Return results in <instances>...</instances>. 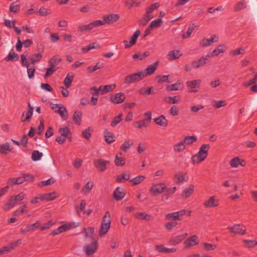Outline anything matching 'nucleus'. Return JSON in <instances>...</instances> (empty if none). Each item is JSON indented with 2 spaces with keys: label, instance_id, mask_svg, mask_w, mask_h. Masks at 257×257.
Instances as JSON below:
<instances>
[{
  "label": "nucleus",
  "instance_id": "f257e3e1",
  "mask_svg": "<svg viewBox=\"0 0 257 257\" xmlns=\"http://www.w3.org/2000/svg\"><path fill=\"white\" fill-rule=\"evenodd\" d=\"M210 148L209 144H203L200 148L197 154L192 157V161L193 164H198L204 161L208 155Z\"/></svg>",
  "mask_w": 257,
  "mask_h": 257
},
{
  "label": "nucleus",
  "instance_id": "f03ea898",
  "mask_svg": "<svg viewBox=\"0 0 257 257\" xmlns=\"http://www.w3.org/2000/svg\"><path fill=\"white\" fill-rule=\"evenodd\" d=\"M110 214L109 211H107L102 218V221L100 224L99 231L100 236H102L107 233L110 227Z\"/></svg>",
  "mask_w": 257,
  "mask_h": 257
},
{
  "label": "nucleus",
  "instance_id": "7ed1b4c3",
  "mask_svg": "<svg viewBox=\"0 0 257 257\" xmlns=\"http://www.w3.org/2000/svg\"><path fill=\"white\" fill-rule=\"evenodd\" d=\"M143 71L130 74L126 76L124 79V83L131 84L141 81L144 78Z\"/></svg>",
  "mask_w": 257,
  "mask_h": 257
},
{
  "label": "nucleus",
  "instance_id": "20e7f679",
  "mask_svg": "<svg viewBox=\"0 0 257 257\" xmlns=\"http://www.w3.org/2000/svg\"><path fill=\"white\" fill-rule=\"evenodd\" d=\"M103 25V22L101 20L94 21L88 25L80 26L78 29L81 32H87L93 29L94 27L100 26Z\"/></svg>",
  "mask_w": 257,
  "mask_h": 257
},
{
  "label": "nucleus",
  "instance_id": "39448f33",
  "mask_svg": "<svg viewBox=\"0 0 257 257\" xmlns=\"http://www.w3.org/2000/svg\"><path fill=\"white\" fill-rule=\"evenodd\" d=\"M109 163V161L98 159L94 161V166L99 172H103L105 171L107 166Z\"/></svg>",
  "mask_w": 257,
  "mask_h": 257
},
{
  "label": "nucleus",
  "instance_id": "423d86ee",
  "mask_svg": "<svg viewBox=\"0 0 257 257\" xmlns=\"http://www.w3.org/2000/svg\"><path fill=\"white\" fill-rule=\"evenodd\" d=\"M210 57V55L203 56L198 60L192 61L191 66L194 68H198L200 67L203 66L209 61V58Z\"/></svg>",
  "mask_w": 257,
  "mask_h": 257
},
{
  "label": "nucleus",
  "instance_id": "0eeeda50",
  "mask_svg": "<svg viewBox=\"0 0 257 257\" xmlns=\"http://www.w3.org/2000/svg\"><path fill=\"white\" fill-rule=\"evenodd\" d=\"M141 35V32L139 30H137L133 36L131 37V39L129 42L126 40L123 41L125 48L127 49L130 48L131 46L136 44L137 41L138 37Z\"/></svg>",
  "mask_w": 257,
  "mask_h": 257
},
{
  "label": "nucleus",
  "instance_id": "6e6552de",
  "mask_svg": "<svg viewBox=\"0 0 257 257\" xmlns=\"http://www.w3.org/2000/svg\"><path fill=\"white\" fill-rule=\"evenodd\" d=\"M103 25L105 24H111L118 20L119 16L118 14H111L109 15H104L103 17Z\"/></svg>",
  "mask_w": 257,
  "mask_h": 257
},
{
  "label": "nucleus",
  "instance_id": "1a4fd4ad",
  "mask_svg": "<svg viewBox=\"0 0 257 257\" xmlns=\"http://www.w3.org/2000/svg\"><path fill=\"white\" fill-rule=\"evenodd\" d=\"M125 98L124 94L122 92H119L111 95L110 100L113 104H119L123 102Z\"/></svg>",
  "mask_w": 257,
  "mask_h": 257
},
{
  "label": "nucleus",
  "instance_id": "9d476101",
  "mask_svg": "<svg viewBox=\"0 0 257 257\" xmlns=\"http://www.w3.org/2000/svg\"><path fill=\"white\" fill-rule=\"evenodd\" d=\"M97 241L96 240L85 245L84 248L86 254L88 256L93 254L97 250Z\"/></svg>",
  "mask_w": 257,
  "mask_h": 257
},
{
  "label": "nucleus",
  "instance_id": "9b49d317",
  "mask_svg": "<svg viewBox=\"0 0 257 257\" xmlns=\"http://www.w3.org/2000/svg\"><path fill=\"white\" fill-rule=\"evenodd\" d=\"M183 244L184 247L186 248L197 245L199 244L198 237L195 235H192L185 240Z\"/></svg>",
  "mask_w": 257,
  "mask_h": 257
},
{
  "label": "nucleus",
  "instance_id": "f8f14e48",
  "mask_svg": "<svg viewBox=\"0 0 257 257\" xmlns=\"http://www.w3.org/2000/svg\"><path fill=\"white\" fill-rule=\"evenodd\" d=\"M166 189V186L164 183H160L153 185L150 188V191L155 196H157L161 194Z\"/></svg>",
  "mask_w": 257,
  "mask_h": 257
},
{
  "label": "nucleus",
  "instance_id": "ddd939ff",
  "mask_svg": "<svg viewBox=\"0 0 257 257\" xmlns=\"http://www.w3.org/2000/svg\"><path fill=\"white\" fill-rule=\"evenodd\" d=\"M227 229L235 234L243 235L245 233V227L240 224H236L232 226H228Z\"/></svg>",
  "mask_w": 257,
  "mask_h": 257
},
{
  "label": "nucleus",
  "instance_id": "4468645a",
  "mask_svg": "<svg viewBox=\"0 0 257 257\" xmlns=\"http://www.w3.org/2000/svg\"><path fill=\"white\" fill-rule=\"evenodd\" d=\"M126 194L125 190L119 187H117L113 193V197L116 201L121 200Z\"/></svg>",
  "mask_w": 257,
  "mask_h": 257
},
{
  "label": "nucleus",
  "instance_id": "2eb2a0df",
  "mask_svg": "<svg viewBox=\"0 0 257 257\" xmlns=\"http://www.w3.org/2000/svg\"><path fill=\"white\" fill-rule=\"evenodd\" d=\"M203 205L206 208L217 207L219 205V200L216 199L214 196H213L210 197L208 200L205 201Z\"/></svg>",
  "mask_w": 257,
  "mask_h": 257
},
{
  "label": "nucleus",
  "instance_id": "dca6fc26",
  "mask_svg": "<svg viewBox=\"0 0 257 257\" xmlns=\"http://www.w3.org/2000/svg\"><path fill=\"white\" fill-rule=\"evenodd\" d=\"M159 65V62L156 61L152 65H150L146 69L145 72L143 71L144 77H147L148 75L153 74L157 69V67Z\"/></svg>",
  "mask_w": 257,
  "mask_h": 257
},
{
  "label": "nucleus",
  "instance_id": "f3484780",
  "mask_svg": "<svg viewBox=\"0 0 257 257\" xmlns=\"http://www.w3.org/2000/svg\"><path fill=\"white\" fill-rule=\"evenodd\" d=\"M218 37L215 35H212L210 39H203L200 42V45L204 47L211 45L213 43L217 41Z\"/></svg>",
  "mask_w": 257,
  "mask_h": 257
},
{
  "label": "nucleus",
  "instance_id": "a211bd4d",
  "mask_svg": "<svg viewBox=\"0 0 257 257\" xmlns=\"http://www.w3.org/2000/svg\"><path fill=\"white\" fill-rule=\"evenodd\" d=\"M13 149V147H11L9 143L6 142L4 144L0 145V154L7 155Z\"/></svg>",
  "mask_w": 257,
  "mask_h": 257
},
{
  "label": "nucleus",
  "instance_id": "6ab92c4d",
  "mask_svg": "<svg viewBox=\"0 0 257 257\" xmlns=\"http://www.w3.org/2000/svg\"><path fill=\"white\" fill-rule=\"evenodd\" d=\"M23 183L22 177L21 176L16 178H10L8 180L7 185L9 188L16 185H20Z\"/></svg>",
  "mask_w": 257,
  "mask_h": 257
},
{
  "label": "nucleus",
  "instance_id": "aec40b11",
  "mask_svg": "<svg viewBox=\"0 0 257 257\" xmlns=\"http://www.w3.org/2000/svg\"><path fill=\"white\" fill-rule=\"evenodd\" d=\"M28 110H27V112L26 113L25 115H26V117H24L25 115V112L23 113L22 117H21V121L22 122H25L26 121H28L30 120L32 116L33 115V110L34 108L31 105L30 103H28Z\"/></svg>",
  "mask_w": 257,
  "mask_h": 257
},
{
  "label": "nucleus",
  "instance_id": "412c9836",
  "mask_svg": "<svg viewBox=\"0 0 257 257\" xmlns=\"http://www.w3.org/2000/svg\"><path fill=\"white\" fill-rule=\"evenodd\" d=\"M56 198V193L55 192L44 193L40 195V200L49 201L55 199Z\"/></svg>",
  "mask_w": 257,
  "mask_h": 257
},
{
  "label": "nucleus",
  "instance_id": "4be33fe9",
  "mask_svg": "<svg viewBox=\"0 0 257 257\" xmlns=\"http://www.w3.org/2000/svg\"><path fill=\"white\" fill-rule=\"evenodd\" d=\"M115 87V84H110L107 85H101L99 87L100 93L101 94L112 91Z\"/></svg>",
  "mask_w": 257,
  "mask_h": 257
},
{
  "label": "nucleus",
  "instance_id": "5701e85b",
  "mask_svg": "<svg viewBox=\"0 0 257 257\" xmlns=\"http://www.w3.org/2000/svg\"><path fill=\"white\" fill-rule=\"evenodd\" d=\"M154 121L157 124L163 127L166 126L168 124L167 120L163 115H161L157 118H155Z\"/></svg>",
  "mask_w": 257,
  "mask_h": 257
},
{
  "label": "nucleus",
  "instance_id": "b1692460",
  "mask_svg": "<svg viewBox=\"0 0 257 257\" xmlns=\"http://www.w3.org/2000/svg\"><path fill=\"white\" fill-rule=\"evenodd\" d=\"M192 211L190 210H181L178 211V220L181 221L183 220L185 217L191 216Z\"/></svg>",
  "mask_w": 257,
  "mask_h": 257
},
{
  "label": "nucleus",
  "instance_id": "393cba45",
  "mask_svg": "<svg viewBox=\"0 0 257 257\" xmlns=\"http://www.w3.org/2000/svg\"><path fill=\"white\" fill-rule=\"evenodd\" d=\"M194 186L193 185H190L188 188L183 190L181 196L183 198H187L189 197L194 192Z\"/></svg>",
  "mask_w": 257,
  "mask_h": 257
},
{
  "label": "nucleus",
  "instance_id": "a878e982",
  "mask_svg": "<svg viewBox=\"0 0 257 257\" xmlns=\"http://www.w3.org/2000/svg\"><path fill=\"white\" fill-rule=\"evenodd\" d=\"M61 61V58L58 56L55 55L49 59L48 64L49 66L55 68V66L58 65Z\"/></svg>",
  "mask_w": 257,
  "mask_h": 257
},
{
  "label": "nucleus",
  "instance_id": "bb28decb",
  "mask_svg": "<svg viewBox=\"0 0 257 257\" xmlns=\"http://www.w3.org/2000/svg\"><path fill=\"white\" fill-rule=\"evenodd\" d=\"M114 136L112 133H111L105 130L104 131V140L106 143L110 144L115 141Z\"/></svg>",
  "mask_w": 257,
  "mask_h": 257
},
{
  "label": "nucleus",
  "instance_id": "cd10ccee",
  "mask_svg": "<svg viewBox=\"0 0 257 257\" xmlns=\"http://www.w3.org/2000/svg\"><path fill=\"white\" fill-rule=\"evenodd\" d=\"M16 202H17L15 200V198L12 196L10 197L8 201L5 204L4 206V209L5 210H8L11 208H13L15 206Z\"/></svg>",
  "mask_w": 257,
  "mask_h": 257
},
{
  "label": "nucleus",
  "instance_id": "c85d7f7f",
  "mask_svg": "<svg viewBox=\"0 0 257 257\" xmlns=\"http://www.w3.org/2000/svg\"><path fill=\"white\" fill-rule=\"evenodd\" d=\"M201 82L200 79H196L186 82V85L189 88H199V84Z\"/></svg>",
  "mask_w": 257,
  "mask_h": 257
},
{
  "label": "nucleus",
  "instance_id": "c756f323",
  "mask_svg": "<svg viewBox=\"0 0 257 257\" xmlns=\"http://www.w3.org/2000/svg\"><path fill=\"white\" fill-rule=\"evenodd\" d=\"M77 225H75L74 223H70L69 224H63L58 227L60 233L65 232L72 228L77 227Z\"/></svg>",
  "mask_w": 257,
  "mask_h": 257
},
{
  "label": "nucleus",
  "instance_id": "7c9ffc66",
  "mask_svg": "<svg viewBox=\"0 0 257 257\" xmlns=\"http://www.w3.org/2000/svg\"><path fill=\"white\" fill-rule=\"evenodd\" d=\"M82 112L80 111H75L73 116V120L78 125L81 124Z\"/></svg>",
  "mask_w": 257,
  "mask_h": 257
},
{
  "label": "nucleus",
  "instance_id": "2f4dec72",
  "mask_svg": "<svg viewBox=\"0 0 257 257\" xmlns=\"http://www.w3.org/2000/svg\"><path fill=\"white\" fill-rule=\"evenodd\" d=\"M21 177L23 179V182H33L35 180V176L34 175L30 173H22Z\"/></svg>",
  "mask_w": 257,
  "mask_h": 257
},
{
  "label": "nucleus",
  "instance_id": "473e14b6",
  "mask_svg": "<svg viewBox=\"0 0 257 257\" xmlns=\"http://www.w3.org/2000/svg\"><path fill=\"white\" fill-rule=\"evenodd\" d=\"M189 179V176L187 172L178 173V184L183 182H186Z\"/></svg>",
  "mask_w": 257,
  "mask_h": 257
},
{
  "label": "nucleus",
  "instance_id": "72a5a7b5",
  "mask_svg": "<svg viewBox=\"0 0 257 257\" xmlns=\"http://www.w3.org/2000/svg\"><path fill=\"white\" fill-rule=\"evenodd\" d=\"M55 112L59 114L64 120H66L68 117V113L66 108L63 106H60Z\"/></svg>",
  "mask_w": 257,
  "mask_h": 257
},
{
  "label": "nucleus",
  "instance_id": "f704fd0d",
  "mask_svg": "<svg viewBox=\"0 0 257 257\" xmlns=\"http://www.w3.org/2000/svg\"><path fill=\"white\" fill-rule=\"evenodd\" d=\"M145 178L146 177L145 176L139 175L132 179L130 180L129 182H131L133 185L136 186L142 182L145 179Z\"/></svg>",
  "mask_w": 257,
  "mask_h": 257
},
{
  "label": "nucleus",
  "instance_id": "c9c22d12",
  "mask_svg": "<svg viewBox=\"0 0 257 257\" xmlns=\"http://www.w3.org/2000/svg\"><path fill=\"white\" fill-rule=\"evenodd\" d=\"M141 3L138 0H126L125 2V6L128 9H131L133 7H139Z\"/></svg>",
  "mask_w": 257,
  "mask_h": 257
},
{
  "label": "nucleus",
  "instance_id": "e433bc0d",
  "mask_svg": "<svg viewBox=\"0 0 257 257\" xmlns=\"http://www.w3.org/2000/svg\"><path fill=\"white\" fill-rule=\"evenodd\" d=\"M150 55L149 51H146L143 54L140 53H136L133 55V58L135 60H142Z\"/></svg>",
  "mask_w": 257,
  "mask_h": 257
},
{
  "label": "nucleus",
  "instance_id": "4c0bfd02",
  "mask_svg": "<svg viewBox=\"0 0 257 257\" xmlns=\"http://www.w3.org/2000/svg\"><path fill=\"white\" fill-rule=\"evenodd\" d=\"M94 186V183L93 182H88L85 186L82 188L81 192L84 194H87L90 192L91 189Z\"/></svg>",
  "mask_w": 257,
  "mask_h": 257
},
{
  "label": "nucleus",
  "instance_id": "58836bf2",
  "mask_svg": "<svg viewBox=\"0 0 257 257\" xmlns=\"http://www.w3.org/2000/svg\"><path fill=\"white\" fill-rule=\"evenodd\" d=\"M19 56L18 54L15 52H10L8 55L4 59L6 61H11L12 62L17 61L19 60Z\"/></svg>",
  "mask_w": 257,
  "mask_h": 257
},
{
  "label": "nucleus",
  "instance_id": "ea45409f",
  "mask_svg": "<svg viewBox=\"0 0 257 257\" xmlns=\"http://www.w3.org/2000/svg\"><path fill=\"white\" fill-rule=\"evenodd\" d=\"M59 133L62 136L66 138V137H68L70 135H71V132L68 126H64L60 127L58 130Z\"/></svg>",
  "mask_w": 257,
  "mask_h": 257
},
{
  "label": "nucleus",
  "instance_id": "a19ab883",
  "mask_svg": "<svg viewBox=\"0 0 257 257\" xmlns=\"http://www.w3.org/2000/svg\"><path fill=\"white\" fill-rule=\"evenodd\" d=\"M131 175L130 173H123L118 175L116 179V181L118 183L123 182L124 180H130Z\"/></svg>",
  "mask_w": 257,
  "mask_h": 257
},
{
  "label": "nucleus",
  "instance_id": "79ce46f5",
  "mask_svg": "<svg viewBox=\"0 0 257 257\" xmlns=\"http://www.w3.org/2000/svg\"><path fill=\"white\" fill-rule=\"evenodd\" d=\"M135 217L140 220H150L151 219V215L144 212H139L135 214Z\"/></svg>",
  "mask_w": 257,
  "mask_h": 257
},
{
  "label": "nucleus",
  "instance_id": "37998d69",
  "mask_svg": "<svg viewBox=\"0 0 257 257\" xmlns=\"http://www.w3.org/2000/svg\"><path fill=\"white\" fill-rule=\"evenodd\" d=\"M103 67V64L100 62H97L94 66H90L87 68V70L89 73H92L98 69Z\"/></svg>",
  "mask_w": 257,
  "mask_h": 257
},
{
  "label": "nucleus",
  "instance_id": "c03bdc74",
  "mask_svg": "<svg viewBox=\"0 0 257 257\" xmlns=\"http://www.w3.org/2000/svg\"><path fill=\"white\" fill-rule=\"evenodd\" d=\"M197 140V138L194 136H186L184 138L183 141V143H185V144L187 145H190L194 142H196Z\"/></svg>",
  "mask_w": 257,
  "mask_h": 257
},
{
  "label": "nucleus",
  "instance_id": "a18cd8bd",
  "mask_svg": "<svg viewBox=\"0 0 257 257\" xmlns=\"http://www.w3.org/2000/svg\"><path fill=\"white\" fill-rule=\"evenodd\" d=\"M133 144V142L132 140H126L123 144L120 146V149L124 152H126L127 150Z\"/></svg>",
  "mask_w": 257,
  "mask_h": 257
},
{
  "label": "nucleus",
  "instance_id": "49530a36",
  "mask_svg": "<svg viewBox=\"0 0 257 257\" xmlns=\"http://www.w3.org/2000/svg\"><path fill=\"white\" fill-rule=\"evenodd\" d=\"M153 18L152 16L147 15L146 13L145 14L142 19L139 21V24L143 26H146L148 23Z\"/></svg>",
  "mask_w": 257,
  "mask_h": 257
},
{
  "label": "nucleus",
  "instance_id": "de8ad7c7",
  "mask_svg": "<svg viewBox=\"0 0 257 257\" xmlns=\"http://www.w3.org/2000/svg\"><path fill=\"white\" fill-rule=\"evenodd\" d=\"M42 58V55L40 53H37L33 54L31 56V57L30 58V63L32 64H34L36 62L40 61Z\"/></svg>",
  "mask_w": 257,
  "mask_h": 257
},
{
  "label": "nucleus",
  "instance_id": "09e8293b",
  "mask_svg": "<svg viewBox=\"0 0 257 257\" xmlns=\"http://www.w3.org/2000/svg\"><path fill=\"white\" fill-rule=\"evenodd\" d=\"M118 154L115 156L114 163L116 166H122L125 164V159L123 157H119Z\"/></svg>",
  "mask_w": 257,
  "mask_h": 257
},
{
  "label": "nucleus",
  "instance_id": "8fccbe9b",
  "mask_svg": "<svg viewBox=\"0 0 257 257\" xmlns=\"http://www.w3.org/2000/svg\"><path fill=\"white\" fill-rule=\"evenodd\" d=\"M42 156V153H41L37 150H35L33 152L31 158L32 160L35 162L40 160Z\"/></svg>",
  "mask_w": 257,
  "mask_h": 257
},
{
  "label": "nucleus",
  "instance_id": "3c124183",
  "mask_svg": "<svg viewBox=\"0 0 257 257\" xmlns=\"http://www.w3.org/2000/svg\"><path fill=\"white\" fill-rule=\"evenodd\" d=\"M93 130L91 127H88L82 132V137L87 140H89L92 133Z\"/></svg>",
  "mask_w": 257,
  "mask_h": 257
},
{
  "label": "nucleus",
  "instance_id": "603ef678",
  "mask_svg": "<svg viewBox=\"0 0 257 257\" xmlns=\"http://www.w3.org/2000/svg\"><path fill=\"white\" fill-rule=\"evenodd\" d=\"M139 92L142 95H150L155 93L153 87H149L148 88H142L139 89Z\"/></svg>",
  "mask_w": 257,
  "mask_h": 257
},
{
  "label": "nucleus",
  "instance_id": "864d4df0",
  "mask_svg": "<svg viewBox=\"0 0 257 257\" xmlns=\"http://www.w3.org/2000/svg\"><path fill=\"white\" fill-rule=\"evenodd\" d=\"M73 75L69 76V75H67L66 76L63 82L65 86L66 87V88H69L70 87L71 83L73 80Z\"/></svg>",
  "mask_w": 257,
  "mask_h": 257
},
{
  "label": "nucleus",
  "instance_id": "5fc2aeb1",
  "mask_svg": "<svg viewBox=\"0 0 257 257\" xmlns=\"http://www.w3.org/2000/svg\"><path fill=\"white\" fill-rule=\"evenodd\" d=\"M162 20L161 18H158L153 21L150 24V28H154L160 27L162 24Z\"/></svg>",
  "mask_w": 257,
  "mask_h": 257
},
{
  "label": "nucleus",
  "instance_id": "6e6d98bb",
  "mask_svg": "<svg viewBox=\"0 0 257 257\" xmlns=\"http://www.w3.org/2000/svg\"><path fill=\"white\" fill-rule=\"evenodd\" d=\"M55 182V180L53 178H50L46 181H41L38 183V186L39 187H42L45 186H48L53 184Z\"/></svg>",
  "mask_w": 257,
  "mask_h": 257
},
{
  "label": "nucleus",
  "instance_id": "4d7b16f0",
  "mask_svg": "<svg viewBox=\"0 0 257 257\" xmlns=\"http://www.w3.org/2000/svg\"><path fill=\"white\" fill-rule=\"evenodd\" d=\"M246 4L244 0H241L240 2L237 3L234 7V11H239L243 8H246Z\"/></svg>",
  "mask_w": 257,
  "mask_h": 257
},
{
  "label": "nucleus",
  "instance_id": "13d9d810",
  "mask_svg": "<svg viewBox=\"0 0 257 257\" xmlns=\"http://www.w3.org/2000/svg\"><path fill=\"white\" fill-rule=\"evenodd\" d=\"M170 75H163V76H157L156 77V79L158 83H162L163 82L169 83L170 81L169 80V77Z\"/></svg>",
  "mask_w": 257,
  "mask_h": 257
},
{
  "label": "nucleus",
  "instance_id": "bf43d9fd",
  "mask_svg": "<svg viewBox=\"0 0 257 257\" xmlns=\"http://www.w3.org/2000/svg\"><path fill=\"white\" fill-rule=\"evenodd\" d=\"M160 4L159 3H156L152 4L150 7L146 9V14L150 15L153 11L157 9L160 7Z\"/></svg>",
  "mask_w": 257,
  "mask_h": 257
},
{
  "label": "nucleus",
  "instance_id": "052dcab7",
  "mask_svg": "<svg viewBox=\"0 0 257 257\" xmlns=\"http://www.w3.org/2000/svg\"><path fill=\"white\" fill-rule=\"evenodd\" d=\"M122 114L120 113L118 116L114 117L111 122L110 125L114 127L122 120Z\"/></svg>",
  "mask_w": 257,
  "mask_h": 257
},
{
  "label": "nucleus",
  "instance_id": "680f3d73",
  "mask_svg": "<svg viewBox=\"0 0 257 257\" xmlns=\"http://www.w3.org/2000/svg\"><path fill=\"white\" fill-rule=\"evenodd\" d=\"M38 13L41 16H46L51 14V10L42 7L39 9Z\"/></svg>",
  "mask_w": 257,
  "mask_h": 257
},
{
  "label": "nucleus",
  "instance_id": "e2e57ef3",
  "mask_svg": "<svg viewBox=\"0 0 257 257\" xmlns=\"http://www.w3.org/2000/svg\"><path fill=\"white\" fill-rule=\"evenodd\" d=\"M249 4L251 6V11L257 19V3L255 0H250Z\"/></svg>",
  "mask_w": 257,
  "mask_h": 257
},
{
  "label": "nucleus",
  "instance_id": "0e129e2a",
  "mask_svg": "<svg viewBox=\"0 0 257 257\" xmlns=\"http://www.w3.org/2000/svg\"><path fill=\"white\" fill-rule=\"evenodd\" d=\"M203 249L205 250H213L216 248V245L215 244H211L206 242H203Z\"/></svg>",
  "mask_w": 257,
  "mask_h": 257
},
{
  "label": "nucleus",
  "instance_id": "69168bd1",
  "mask_svg": "<svg viewBox=\"0 0 257 257\" xmlns=\"http://www.w3.org/2000/svg\"><path fill=\"white\" fill-rule=\"evenodd\" d=\"M27 55L28 54L25 55L24 54H23L21 55V64L22 66L26 67L28 68V67H30V64L28 61V59H27Z\"/></svg>",
  "mask_w": 257,
  "mask_h": 257
},
{
  "label": "nucleus",
  "instance_id": "338daca9",
  "mask_svg": "<svg viewBox=\"0 0 257 257\" xmlns=\"http://www.w3.org/2000/svg\"><path fill=\"white\" fill-rule=\"evenodd\" d=\"M243 242L245 243L246 247H253L257 245V241L254 240H243Z\"/></svg>",
  "mask_w": 257,
  "mask_h": 257
},
{
  "label": "nucleus",
  "instance_id": "774afa93",
  "mask_svg": "<svg viewBox=\"0 0 257 257\" xmlns=\"http://www.w3.org/2000/svg\"><path fill=\"white\" fill-rule=\"evenodd\" d=\"M16 3H13L10 7V12L13 13H18L20 10V6L19 5H15Z\"/></svg>",
  "mask_w": 257,
  "mask_h": 257
}]
</instances>
